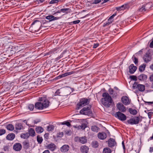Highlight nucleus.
<instances>
[{"instance_id": "4468645a", "label": "nucleus", "mask_w": 153, "mask_h": 153, "mask_svg": "<svg viewBox=\"0 0 153 153\" xmlns=\"http://www.w3.org/2000/svg\"><path fill=\"white\" fill-rule=\"evenodd\" d=\"M45 18L49 20L48 22H50L55 20H57L59 19V18L57 17H55L52 15H49L46 17Z\"/></svg>"}, {"instance_id": "4be33fe9", "label": "nucleus", "mask_w": 153, "mask_h": 153, "mask_svg": "<svg viewBox=\"0 0 153 153\" xmlns=\"http://www.w3.org/2000/svg\"><path fill=\"white\" fill-rule=\"evenodd\" d=\"M15 137V135L13 133L8 134L6 137L7 139L9 140H13Z\"/></svg>"}, {"instance_id": "338daca9", "label": "nucleus", "mask_w": 153, "mask_h": 153, "mask_svg": "<svg viewBox=\"0 0 153 153\" xmlns=\"http://www.w3.org/2000/svg\"><path fill=\"white\" fill-rule=\"evenodd\" d=\"M150 68L152 70H153V63L152 64L150 67Z\"/></svg>"}, {"instance_id": "e2e57ef3", "label": "nucleus", "mask_w": 153, "mask_h": 153, "mask_svg": "<svg viewBox=\"0 0 153 153\" xmlns=\"http://www.w3.org/2000/svg\"><path fill=\"white\" fill-rule=\"evenodd\" d=\"M146 103L150 105L153 103V102H146Z\"/></svg>"}, {"instance_id": "603ef678", "label": "nucleus", "mask_w": 153, "mask_h": 153, "mask_svg": "<svg viewBox=\"0 0 153 153\" xmlns=\"http://www.w3.org/2000/svg\"><path fill=\"white\" fill-rule=\"evenodd\" d=\"M134 63L136 65L138 63V59H137L135 57H134Z\"/></svg>"}, {"instance_id": "473e14b6", "label": "nucleus", "mask_w": 153, "mask_h": 153, "mask_svg": "<svg viewBox=\"0 0 153 153\" xmlns=\"http://www.w3.org/2000/svg\"><path fill=\"white\" fill-rule=\"evenodd\" d=\"M103 152V153H111V151L110 148L107 147L104 149Z\"/></svg>"}, {"instance_id": "6ab92c4d", "label": "nucleus", "mask_w": 153, "mask_h": 153, "mask_svg": "<svg viewBox=\"0 0 153 153\" xmlns=\"http://www.w3.org/2000/svg\"><path fill=\"white\" fill-rule=\"evenodd\" d=\"M29 136L34 137L35 135V132L34 129L33 128H30L28 130Z\"/></svg>"}, {"instance_id": "8fccbe9b", "label": "nucleus", "mask_w": 153, "mask_h": 153, "mask_svg": "<svg viewBox=\"0 0 153 153\" xmlns=\"http://www.w3.org/2000/svg\"><path fill=\"white\" fill-rule=\"evenodd\" d=\"M149 79L151 81L153 82V73L150 75Z\"/></svg>"}, {"instance_id": "37998d69", "label": "nucleus", "mask_w": 153, "mask_h": 153, "mask_svg": "<svg viewBox=\"0 0 153 153\" xmlns=\"http://www.w3.org/2000/svg\"><path fill=\"white\" fill-rule=\"evenodd\" d=\"M130 78H131V79L135 81H137V77L134 76H130Z\"/></svg>"}, {"instance_id": "7c9ffc66", "label": "nucleus", "mask_w": 153, "mask_h": 153, "mask_svg": "<svg viewBox=\"0 0 153 153\" xmlns=\"http://www.w3.org/2000/svg\"><path fill=\"white\" fill-rule=\"evenodd\" d=\"M54 127L52 125H49L47 126V130L49 131H51L53 130Z\"/></svg>"}, {"instance_id": "2eb2a0df", "label": "nucleus", "mask_w": 153, "mask_h": 153, "mask_svg": "<svg viewBox=\"0 0 153 153\" xmlns=\"http://www.w3.org/2000/svg\"><path fill=\"white\" fill-rule=\"evenodd\" d=\"M98 137L100 139L103 140L106 137V135L105 133H99L98 134Z\"/></svg>"}, {"instance_id": "f8f14e48", "label": "nucleus", "mask_w": 153, "mask_h": 153, "mask_svg": "<svg viewBox=\"0 0 153 153\" xmlns=\"http://www.w3.org/2000/svg\"><path fill=\"white\" fill-rule=\"evenodd\" d=\"M137 67L134 66V65L132 64L129 67V72L131 74L134 73L137 69Z\"/></svg>"}, {"instance_id": "c03bdc74", "label": "nucleus", "mask_w": 153, "mask_h": 153, "mask_svg": "<svg viewBox=\"0 0 153 153\" xmlns=\"http://www.w3.org/2000/svg\"><path fill=\"white\" fill-rule=\"evenodd\" d=\"M59 0H52L50 2V4H54L57 3L59 2Z\"/></svg>"}, {"instance_id": "4d7b16f0", "label": "nucleus", "mask_w": 153, "mask_h": 153, "mask_svg": "<svg viewBox=\"0 0 153 153\" xmlns=\"http://www.w3.org/2000/svg\"><path fill=\"white\" fill-rule=\"evenodd\" d=\"M55 94L56 95H60V90L59 89L57 90V91H56V92H55Z\"/></svg>"}, {"instance_id": "7ed1b4c3", "label": "nucleus", "mask_w": 153, "mask_h": 153, "mask_svg": "<svg viewBox=\"0 0 153 153\" xmlns=\"http://www.w3.org/2000/svg\"><path fill=\"white\" fill-rule=\"evenodd\" d=\"M89 103V100L86 98H83L80 100V101L77 104L76 109H79L82 107L88 104Z\"/></svg>"}, {"instance_id": "f3484780", "label": "nucleus", "mask_w": 153, "mask_h": 153, "mask_svg": "<svg viewBox=\"0 0 153 153\" xmlns=\"http://www.w3.org/2000/svg\"><path fill=\"white\" fill-rule=\"evenodd\" d=\"M88 147L85 146H81L80 149L81 152L83 153H88Z\"/></svg>"}, {"instance_id": "f257e3e1", "label": "nucleus", "mask_w": 153, "mask_h": 153, "mask_svg": "<svg viewBox=\"0 0 153 153\" xmlns=\"http://www.w3.org/2000/svg\"><path fill=\"white\" fill-rule=\"evenodd\" d=\"M39 101L40 102H36L35 105L34 107L36 108L42 110L44 108H47L49 106V101L45 98H40Z\"/></svg>"}, {"instance_id": "6e6552de", "label": "nucleus", "mask_w": 153, "mask_h": 153, "mask_svg": "<svg viewBox=\"0 0 153 153\" xmlns=\"http://www.w3.org/2000/svg\"><path fill=\"white\" fill-rule=\"evenodd\" d=\"M118 109L122 112H124L126 111L125 107L122 104L118 103L117 105Z\"/></svg>"}, {"instance_id": "72a5a7b5", "label": "nucleus", "mask_w": 153, "mask_h": 153, "mask_svg": "<svg viewBox=\"0 0 153 153\" xmlns=\"http://www.w3.org/2000/svg\"><path fill=\"white\" fill-rule=\"evenodd\" d=\"M6 128L7 130L10 131H13L14 129L13 126L12 124L8 125L7 126Z\"/></svg>"}, {"instance_id": "1a4fd4ad", "label": "nucleus", "mask_w": 153, "mask_h": 153, "mask_svg": "<svg viewBox=\"0 0 153 153\" xmlns=\"http://www.w3.org/2000/svg\"><path fill=\"white\" fill-rule=\"evenodd\" d=\"M22 148L21 144L19 143H16L13 146V149L16 151H20Z\"/></svg>"}, {"instance_id": "5701e85b", "label": "nucleus", "mask_w": 153, "mask_h": 153, "mask_svg": "<svg viewBox=\"0 0 153 153\" xmlns=\"http://www.w3.org/2000/svg\"><path fill=\"white\" fill-rule=\"evenodd\" d=\"M35 130L37 133H41L43 131L44 129L41 126H38L36 128Z\"/></svg>"}, {"instance_id": "cd10ccee", "label": "nucleus", "mask_w": 153, "mask_h": 153, "mask_svg": "<svg viewBox=\"0 0 153 153\" xmlns=\"http://www.w3.org/2000/svg\"><path fill=\"white\" fill-rule=\"evenodd\" d=\"M146 66V65L145 64H143L140 66L139 71L141 72L145 70Z\"/></svg>"}, {"instance_id": "09e8293b", "label": "nucleus", "mask_w": 153, "mask_h": 153, "mask_svg": "<svg viewBox=\"0 0 153 153\" xmlns=\"http://www.w3.org/2000/svg\"><path fill=\"white\" fill-rule=\"evenodd\" d=\"M44 137L45 139H48L49 138V134H45L44 135Z\"/></svg>"}, {"instance_id": "393cba45", "label": "nucleus", "mask_w": 153, "mask_h": 153, "mask_svg": "<svg viewBox=\"0 0 153 153\" xmlns=\"http://www.w3.org/2000/svg\"><path fill=\"white\" fill-rule=\"evenodd\" d=\"M16 129L17 130H20L23 129V127L21 123H18L16 125Z\"/></svg>"}, {"instance_id": "58836bf2", "label": "nucleus", "mask_w": 153, "mask_h": 153, "mask_svg": "<svg viewBox=\"0 0 153 153\" xmlns=\"http://www.w3.org/2000/svg\"><path fill=\"white\" fill-rule=\"evenodd\" d=\"M28 108L30 111H32L34 108V106L33 104H30L28 105Z\"/></svg>"}, {"instance_id": "9b49d317", "label": "nucleus", "mask_w": 153, "mask_h": 153, "mask_svg": "<svg viewBox=\"0 0 153 153\" xmlns=\"http://www.w3.org/2000/svg\"><path fill=\"white\" fill-rule=\"evenodd\" d=\"M76 141H78L84 144L87 142V139L85 137H76L75 138Z\"/></svg>"}, {"instance_id": "864d4df0", "label": "nucleus", "mask_w": 153, "mask_h": 153, "mask_svg": "<svg viewBox=\"0 0 153 153\" xmlns=\"http://www.w3.org/2000/svg\"><path fill=\"white\" fill-rule=\"evenodd\" d=\"M80 22V20H76L74 21L73 22V23L74 24H78Z\"/></svg>"}, {"instance_id": "774afa93", "label": "nucleus", "mask_w": 153, "mask_h": 153, "mask_svg": "<svg viewBox=\"0 0 153 153\" xmlns=\"http://www.w3.org/2000/svg\"><path fill=\"white\" fill-rule=\"evenodd\" d=\"M61 12H62V11H61L60 10L59 11H58L57 12H55L54 14H56V13H60Z\"/></svg>"}, {"instance_id": "423d86ee", "label": "nucleus", "mask_w": 153, "mask_h": 153, "mask_svg": "<svg viewBox=\"0 0 153 153\" xmlns=\"http://www.w3.org/2000/svg\"><path fill=\"white\" fill-rule=\"evenodd\" d=\"M115 117L122 121H125L126 119V116L124 114L120 111L116 112V114H115Z\"/></svg>"}, {"instance_id": "f704fd0d", "label": "nucleus", "mask_w": 153, "mask_h": 153, "mask_svg": "<svg viewBox=\"0 0 153 153\" xmlns=\"http://www.w3.org/2000/svg\"><path fill=\"white\" fill-rule=\"evenodd\" d=\"M91 145L93 147L97 148L98 146V143L97 141H94L92 142Z\"/></svg>"}, {"instance_id": "a211bd4d", "label": "nucleus", "mask_w": 153, "mask_h": 153, "mask_svg": "<svg viewBox=\"0 0 153 153\" xmlns=\"http://www.w3.org/2000/svg\"><path fill=\"white\" fill-rule=\"evenodd\" d=\"M115 144V140L113 139H110L108 141V145L110 147H113Z\"/></svg>"}, {"instance_id": "e433bc0d", "label": "nucleus", "mask_w": 153, "mask_h": 153, "mask_svg": "<svg viewBox=\"0 0 153 153\" xmlns=\"http://www.w3.org/2000/svg\"><path fill=\"white\" fill-rule=\"evenodd\" d=\"M37 140L38 143L40 144L42 143L43 139L42 137L38 136L37 137Z\"/></svg>"}, {"instance_id": "a19ab883", "label": "nucleus", "mask_w": 153, "mask_h": 153, "mask_svg": "<svg viewBox=\"0 0 153 153\" xmlns=\"http://www.w3.org/2000/svg\"><path fill=\"white\" fill-rule=\"evenodd\" d=\"M62 125H66L68 126L69 127L71 126V124L69 122H64L61 123Z\"/></svg>"}, {"instance_id": "ddd939ff", "label": "nucleus", "mask_w": 153, "mask_h": 153, "mask_svg": "<svg viewBox=\"0 0 153 153\" xmlns=\"http://www.w3.org/2000/svg\"><path fill=\"white\" fill-rule=\"evenodd\" d=\"M47 149H48L51 151H53L56 149V146L55 144L51 143L48 145L46 146Z\"/></svg>"}, {"instance_id": "49530a36", "label": "nucleus", "mask_w": 153, "mask_h": 153, "mask_svg": "<svg viewBox=\"0 0 153 153\" xmlns=\"http://www.w3.org/2000/svg\"><path fill=\"white\" fill-rule=\"evenodd\" d=\"M153 114V113L152 112H148V115L149 117V118H151V116Z\"/></svg>"}, {"instance_id": "20e7f679", "label": "nucleus", "mask_w": 153, "mask_h": 153, "mask_svg": "<svg viewBox=\"0 0 153 153\" xmlns=\"http://www.w3.org/2000/svg\"><path fill=\"white\" fill-rule=\"evenodd\" d=\"M91 106L90 105L83 108L80 111V113L85 115H90L92 114L91 110Z\"/></svg>"}, {"instance_id": "13d9d810", "label": "nucleus", "mask_w": 153, "mask_h": 153, "mask_svg": "<svg viewBox=\"0 0 153 153\" xmlns=\"http://www.w3.org/2000/svg\"><path fill=\"white\" fill-rule=\"evenodd\" d=\"M149 47L150 48H153V40L151 42L149 45Z\"/></svg>"}, {"instance_id": "0e129e2a", "label": "nucleus", "mask_w": 153, "mask_h": 153, "mask_svg": "<svg viewBox=\"0 0 153 153\" xmlns=\"http://www.w3.org/2000/svg\"><path fill=\"white\" fill-rule=\"evenodd\" d=\"M4 150L5 151H7L8 150V148L7 146L4 147Z\"/></svg>"}, {"instance_id": "4c0bfd02", "label": "nucleus", "mask_w": 153, "mask_h": 153, "mask_svg": "<svg viewBox=\"0 0 153 153\" xmlns=\"http://www.w3.org/2000/svg\"><path fill=\"white\" fill-rule=\"evenodd\" d=\"M73 74L72 72H67L65 73H64L61 76L62 77H65L66 76H67L69 75H71Z\"/></svg>"}, {"instance_id": "f03ea898", "label": "nucleus", "mask_w": 153, "mask_h": 153, "mask_svg": "<svg viewBox=\"0 0 153 153\" xmlns=\"http://www.w3.org/2000/svg\"><path fill=\"white\" fill-rule=\"evenodd\" d=\"M102 96L103 98L101 100L102 104L106 107H109L113 101L111 97L106 92L103 93Z\"/></svg>"}, {"instance_id": "aec40b11", "label": "nucleus", "mask_w": 153, "mask_h": 153, "mask_svg": "<svg viewBox=\"0 0 153 153\" xmlns=\"http://www.w3.org/2000/svg\"><path fill=\"white\" fill-rule=\"evenodd\" d=\"M74 127L77 128L78 129L84 130L87 127V125L85 123H82L81 125L78 126H74Z\"/></svg>"}, {"instance_id": "412c9836", "label": "nucleus", "mask_w": 153, "mask_h": 153, "mask_svg": "<svg viewBox=\"0 0 153 153\" xmlns=\"http://www.w3.org/2000/svg\"><path fill=\"white\" fill-rule=\"evenodd\" d=\"M147 76L144 74H141L138 76V79L140 80H146Z\"/></svg>"}, {"instance_id": "dca6fc26", "label": "nucleus", "mask_w": 153, "mask_h": 153, "mask_svg": "<svg viewBox=\"0 0 153 153\" xmlns=\"http://www.w3.org/2000/svg\"><path fill=\"white\" fill-rule=\"evenodd\" d=\"M143 59L145 62H148L151 61V57L149 54L146 53L143 57Z\"/></svg>"}, {"instance_id": "0eeeda50", "label": "nucleus", "mask_w": 153, "mask_h": 153, "mask_svg": "<svg viewBox=\"0 0 153 153\" xmlns=\"http://www.w3.org/2000/svg\"><path fill=\"white\" fill-rule=\"evenodd\" d=\"M121 100L122 102L125 105H127L130 104L131 100L127 96H123L122 97Z\"/></svg>"}, {"instance_id": "6e6d98bb", "label": "nucleus", "mask_w": 153, "mask_h": 153, "mask_svg": "<svg viewBox=\"0 0 153 153\" xmlns=\"http://www.w3.org/2000/svg\"><path fill=\"white\" fill-rule=\"evenodd\" d=\"M99 45V44L98 43H96L94 44L93 46V48H97Z\"/></svg>"}, {"instance_id": "052dcab7", "label": "nucleus", "mask_w": 153, "mask_h": 153, "mask_svg": "<svg viewBox=\"0 0 153 153\" xmlns=\"http://www.w3.org/2000/svg\"><path fill=\"white\" fill-rule=\"evenodd\" d=\"M42 153H50L49 151L48 150H45Z\"/></svg>"}, {"instance_id": "79ce46f5", "label": "nucleus", "mask_w": 153, "mask_h": 153, "mask_svg": "<svg viewBox=\"0 0 153 153\" xmlns=\"http://www.w3.org/2000/svg\"><path fill=\"white\" fill-rule=\"evenodd\" d=\"M139 11L142 12H144L146 11V10L145 9V8L144 6H143L142 7L140 8L139 9Z\"/></svg>"}, {"instance_id": "69168bd1", "label": "nucleus", "mask_w": 153, "mask_h": 153, "mask_svg": "<svg viewBox=\"0 0 153 153\" xmlns=\"http://www.w3.org/2000/svg\"><path fill=\"white\" fill-rule=\"evenodd\" d=\"M46 23H43L42 25V27H47L48 26H47L46 25Z\"/></svg>"}, {"instance_id": "de8ad7c7", "label": "nucleus", "mask_w": 153, "mask_h": 153, "mask_svg": "<svg viewBox=\"0 0 153 153\" xmlns=\"http://www.w3.org/2000/svg\"><path fill=\"white\" fill-rule=\"evenodd\" d=\"M100 1H101V0H94L93 1V3L95 4H98V3L100 2Z\"/></svg>"}, {"instance_id": "2f4dec72", "label": "nucleus", "mask_w": 153, "mask_h": 153, "mask_svg": "<svg viewBox=\"0 0 153 153\" xmlns=\"http://www.w3.org/2000/svg\"><path fill=\"white\" fill-rule=\"evenodd\" d=\"M116 15V13H114L108 19V20L109 24L111 23L113 21V18Z\"/></svg>"}, {"instance_id": "5fc2aeb1", "label": "nucleus", "mask_w": 153, "mask_h": 153, "mask_svg": "<svg viewBox=\"0 0 153 153\" xmlns=\"http://www.w3.org/2000/svg\"><path fill=\"white\" fill-rule=\"evenodd\" d=\"M114 91L113 89H109V92L110 93V94L111 95H112Z\"/></svg>"}, {"instance_id": "39448f33", "label": "nucleus", "mask_w": 153, "mask_h": 153, "mask_svg": "<svg viewBox=\"0 0 153 153\" xmlns=\"http://www.w3.org/2000/svg\"><path fill=\"white\" fill-rule=\"evenodd\" d=\"M141 120H140L139 117H135L128 120L127 122L128 124L133 125L139 124L140 121H141Z\"/></svg>"}, {"instance_id": "b1692460", "label": "nucleus", "mask_w": 153, "mask_h": 153, "mask_svg": "<svg viewBox=\"0 0 153 153\" xmlns=\"http://www.w3.org/2000/svg\"><path fill=\"white\" fill-rule=\"evenodd\" d=\"M137 88L139 91L143 92L145 90V86L143 85L139 84Z\"/></svg>"}, {"instance_id": "a878e982", "label": "nucleus", "mask_w": 153, "mask_h": 153, "mask_svg": "<svg viewBox=\"0 0 153 153\" xmlns=\"http://www.w3.org/2000/svg\"><path fill=\"white\" fill-rule=\"evenodd\" d=\"M128 111L130 114L134 115H135L137 113V110L131 108L128 109Z\"/></svg>"}, {"instance_id": "680f3d73", "label": "nucleus", "mask_w": 153, "mask_h": 153, "mask_svg": "<svg viewBox=\"0 0 153 153\" xmlns=\"http://www.w3.org/2000/svg\"><path fill=\"white\" fill-rule=\"evenodd\" d=\"M123 6H122L121 7H118V8H117V9H120V10H123Z\"/></svg>"}, {"instance_id": "c9c22d12", "label": "nucleus", "mask_w": 153, "mask_h": 153, "mask_svg": "<svg viewBox=\"0 0 153 153\" xmlns=\"http://www.w3.org/2000/svg\"><path fill=\"white\" fill-rule=\"evenodd\" d=\"M23 144L24 148L25 149H27L29 147V143L26 141L24 142Z\"/></svg>"}, {"instance_id": "c85d7f7f", "label": "nucleus", "mask_w": 153, "mask_h": 153, "mask_svg": "<svg viewBox=\"0 0 153 153\" xmlns=\"http://www.w3.org/2000/svg\"><path fill=\"white\" fill-rule=\"evenodd\" d=\"M99 129V128L95 126H92L91 127V130L97 132Z\"/></svg>"}, {"instance_id": "c756f323", "label": "nucleus", "mask_w": 153, "mask_h": 153, "mask_svg": "<svg viewBox=\"0 0 153 153\" xmlns=\"http://www.w3.org/2000/svg\"><path fill=\"white\" fill-rule=\"evenodd\" d=\"M29 137V134L28 133L25 134H22L21 135V137L23 139H26Z\"/></svg>"}, {"instance_id": "9d476101", "label": "nucleus", "mask_w": 153, "mask_h": 153, "mask_svg": "<svg viewBox=\"0 0 153 153\" xmlns=\"http://www.w3.org/2000/svg\"><path fill=\"white\" fill-rule=\"evenodd\" d=\"M69 147L68 145H64L60 148V151L62 152H65L68 151L69 149Z\"/></svg>"}, {"instance_id": "bf43d9fd", "label": "nucleus", "mask_w": 153, "mask_h": 153, "mask_svg": "<svg viewBox=\"0 0 153 153\" xmlns=\"http://www.w3.org/2000/svg\"><path fill=\"white\" fill-rule=\"evenodd\" d=\"M153 152V147H150L149 149V152L151 153Z\"/></svg>"}, {"instance_id": "a18cd8bd", "label": "nucleus", "mask_w": 153, "mask_h": 153, "mask_svg": "<svg viewBox=\"0 0 153 153\" xmlns=\"http://www.w3.org/2000/svg\"><path fill=\"white\" fill-rule=\"evenodd\" d=\"M5 133V131L4 129L0 130V135H1Z\"/></svg>"}, {"instance_id": "ea45409f", "label": "nucleus", "mask_w": 153, "mask_h": 153, "mask_svg": "<svg viewBox=\"0 0 153 153\" xmlns=\"http://www.w3.org/2000/svg\"><path fill=\"white\" fill-rule=\"evenodd\" d=\"M139 84L137 82H135L133 84L132 86L133 88L134 89L138 88Z\"/></svg>"}, {"instance_id": "3c124183", "label": "nucleus", "mask_w": 153, "mask_h": 153, "mask_svg": "<svg viewBox=\"0 0 153 153\" xmlns=\"http://www.w3.org/2000/svg\"><path fill=\"white\" fill-rule=\"evenodd\" d=\"M65 132L66 134L69 135L71 134V131L70 130H66Z\"/></svg>"}, {"instance_id": "bb28decb", "label": "nucleus", "mask_w": 153, "mask_h": 153, "mask_svg": "<svg viewBox=\"0 0 153 153\" xmlns=\"http://www.w3.org/2000/svg\"><path fill=\"white\" fill-rule=\"evenodd\" d=\"M60 10L63 13H65L66 14L70 13L71 12V10L69 8H65L62 9Z\"/></svg>"}]
</instances>
